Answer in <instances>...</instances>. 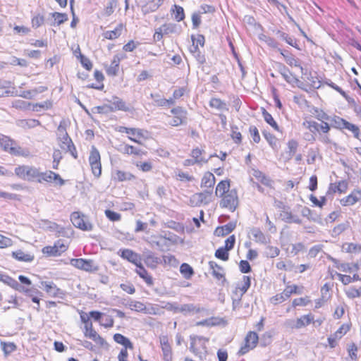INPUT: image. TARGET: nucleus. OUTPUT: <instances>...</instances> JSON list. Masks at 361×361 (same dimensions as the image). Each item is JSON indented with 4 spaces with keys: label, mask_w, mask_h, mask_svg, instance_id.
Returning a JSON list of instances; mask_svg holds the SVG:
<instances>
[{
    "label": "nucleus",
    "mask_w": 361,
    "mask_h": 361,
    "mask_svg": "<svg viewBox=\"0 0 361 361\" xmlns=\"http://www.w3.org/2000/svg\"><path fill=\"white\" fill-rule=\"evenodd\" d=\"M314 112L317 114L316 118L320 120L321 123H318L311 117L305 116L302 124V126L312 133V135L314 136V140L315 136H318L319 140L323 144H331L332 140L329 135L331 126L328 122L324 121L329 118L328 115L322 109L318 108H314Z\"/></svg>",
    "instance_id": "f257e3e1"
},
{
    "label": "nucleus",
    "mask_w": 361,
    "mask_h": 361,
    "mask_svg": "<svg viewBox=\"0 0 361 361\" xmlns=\"http://www.w3.org/2000/svg\"><path fill=\"white\" fill-rule=\"evenodd\" d=\"M81 322L85 324L84 335L85 337L92 339L95 345L99 348L104 347L107 343L93 328L92 322L90 319L88 314L81 311L80 313Z\"/></svg>",
    "instance_id": "f03ea898"
},
{
    "label": "nucleus",
    "mask_w": 361,
    "mask_h": 361,
    "mask_svg": "<svg viewBox=\"0 0 361 361\" xmlns=\"http://www.w3.org/2000/svg\"><path fill=\"white\" fill-rule=\"evenodd\" d=\"M81 322L85 324L84 335L85 337L92 339L95 345L99 348L104 347L107 343L93 328L92 322L90 319L88 314L81 311L80 313Z\"/></svg>",
    "instance_id": "7ed1b4c3"
},
{
    "label": "nucleus",
    "mask_w": 361,
    "mask_h": 361,
    "mask_svg": "<svg viewBox=\"0 0 361 361\" xmlns=\"http://www.w3.org/2000/svg\"><path fill=\"white\" fill-rule=\"evenodd\" d=\"M81 322L85 324L84 335L85 337L92 339L95 345L99 348L104 347L107 343L93 328L92 322L90 319L88 314L81 311L80 313Z\"/></svg>",
    "instance_id": "20e7f679"
},
{
    "label": "nucleus",
    "mask_w": 361,
    "mask_h": 361,
    "mask_svg": "<svg viewBox=\"0 0 361 361\" xmlns=\"http://www.w3.org/2000/svg\"><path fill=\"white\" fill-rule=\"evenodd\" d=\"M81 322L85 324L84 335L85 337L92 339L95 345L99 348L104 347L107 343L93 328L92 322L90 319L88 314L81 311L80 313Z\"/></svg>",
    "instance_id": "39448f33"
},
{
    "label": "nucleus",
    "mask_w": 361,
    "mask_h": 361,
    "mask_svg": "<svg viewBox=\"0 0 361 361\" xmlns=\"http://www.w3.org/2000/svg\"><path fill=\"white\" fill-rule=\"evenodd\" d=\"M116 130L119 133L126 134L129 140L139 145H142L143 142L149 138L148 131L142 128L121 126L117 127Z\"/></svg>",
    "instance_id": "423d86ee"
},
{
    "label": "nucleus",
    "mask_w": 361,
    "mask_h": 361,
    "mask_svg": "<svg viewBox=\"0 0 361 361\" xmlns=\"http://www.w3.org/2000/svg\"><path fill=\"white\" fill-rule=\"evenodd\" d=\"M190 351L201 360L205 358L208 353L207 345L209 341V338L192 335L190 336Z\"/></svg>",
    "instance_id": "0eeeda50"
},
{
    "label": "nucleus",
    "mask_w": 361,
    "mask_h": 361,
    "mask_svg": "<svg viewBox=\"0 0 361 361\" xmlns=\"http://www.w3.org/2000/svg\"><path fill=\"white\" fill-rule=\"evenodd\" d=\"M168 125L171 127H178L186 124L188 121V111L180 106L173 107L170 114H167Z\"/></svg>",
    "instance_id": "6e6552de"
},
{
    "label": "nucleus",
    "mask_w": 361,
    "mask_h": 361,
    "mask_svg": "<svg viewBox=\"0 0 361 361\" xmlns=\"http://www.w3.org/2000/svg\"><path fill=\"white\" fill-rule=\"evenodd\" d=\"M0 147L5 152L14 156H28V152H25L17 142L10 137L0 134Z\"/></svg>",
    "instance_id": "1a4fd4ad"
},
{
    "label": "nucleus",
    "mask_w": 361,
    "mask_h": 361,
    "mask_svg": "<svg viewBox=\"0 0 361 361\" xmlns=\"http://www.w3.org/2000/svg\"><path fill=\"white\" fill-rule=\"evenodd\" d=\"M88 164L95 178H99L102 173L101 154L95 146H92L88 156Z\"/></svg>",
    "instance_id": "9d476101"
},
{
    "label": "nucleus",
    "mask_w": 361,
    "mask_h": 361,
    "mask_svg": "<svg viewBox=\"0 0 361 361\" xmlns=\"http://www.w3.org/2000/svg\"><path fill=\"white\" fill-rule=\"evenodd\" d=\"M58 131L59 133L58 140L59 142L60 147L69 152L74 159H78V154L76 147L74 145L71 138L67 133L66 129L63 127L59 126L58 127Z\"/></svg>",
    "instance_id": "9b49d317"
},
{
    "label": "nucleus",
    "mask_w": 361,
    "mask_h": 361,
    "mask_svg": "<svg viewBox=\"0 0 361 361\" xmlns=\"http://www.w3.org/2000/svg\"><path fill=\"white\" fill-rule=\"evenodd\" d=\"M39 184L42 183H54L56 185L62 186L65 184V180L61 176L51 170L41 171L38 169L36 182Z\"/></svg>",
    "instance_id": "f8f14e48"
},
{
    "label": "nucleus",
    "mask_w": 361,
    "mask_h": 361,
    "mask_svg": "<svg viewBox=\"0 0 361 361\" xmlns=\"http://www.w3.org/2000/svg\"><path fill=\"white\" fill-rule=\"evenodd\" d=\"M252 179L256 180L257 188L259 192L264 193V187L274 190V180L266 173L259 171V169H252Z\"/></svg>",
    "instance_id": "ddd939ff"
},
{
    "label": "nucleus",
    "mask_w": 361,
    "mask_h": 361,
    "mask_svg": "<svg viewBox=\"0 0 361 361\" xmlns=\"http://www.w3.org/2000/svg\"><path fill=\"white\" fill-rule=\"evenodd\" d=\"M38 168L21 164L17 166L14 169L15 175L20 180L28 182H36Z\"/></svg>",
    "instance_id": "4468645a"
},
{
    "label": "nucleus",
    "mask_w": 361,
    "mask_h": 361,
    "mask_svg": "<svg viewBox=\"0 0 361 361\" xmlns=\"http://www.w3.org/2000/svg\"><path fill=\"white\" fill-rule=\"evenodd\" d=\"M259 343V336L253 331H249L243 340V344L238 351L239 356H243L255 349Z\"/></svg>",
    "instance_id": "2eb2a0df"
},
{
    "label": "nucleus",
    "mask_w": 361,
    "mask_h": 361,
    "mask_svg": "<svg viewBox=\"0 0 361 361\" xmlns=\"http://www.w3.org/2000/svg\"><path fill=\"white\" fill-rule=\"evenodd\" d=\"M219 206L233 212L238 206L239 200L237 190L232 189L231 192L220 197Z\"/></svg>",
    "instance_id": "dca6fc26"
},
{
    "label": "nucleus",
    "mask_w": 361,
    "mask_h": 361,
    "mask_svg": "<svg viewBox=\"0 0 361 361\" xmlns=\"http://www.w3.org/2000/svg\"><path fill=\"white\" fill-rule=\"evenodd\" d=\"M324 320V317L314 319V316L312 313H308L297 318L291 328L295 329H300L305 328L310 324L319 326L323 324Z\"/></svg>",
    "instance_id": "f3484780"
},
{
    "label": "nucleus",
    "mask_w": 361,
    "mask_h": 361,
    "mask_svg": "<svg viewBox=\"0 0 361 361\" xmlns=\"http://www.w3.org/2000/svg\"><path fill=\"white\" fill-rule=\"evenodd\" d=\"M53 103L51 100H47L42 103L32 104L23 100H17L13 104V106L23 110L32 109L33 111H39L40 109H49L52 107Z\"/></svg>",
    "instance_id": "a211bd4d"
},
{
    "label": "nucleus",
    "mask_w": 361,
    "mask_h": 361,
    "mask_svg": "<svg viewBox=\"0 0 361 361\" xmlns=\"http://www.w3.org/2000/svg\"><path fill=\"white\" fill-rule=\"evenodd\" d=\"M68 248V244L66 243L63 240H58L54 243V245L44 247L42 252L47 257H58L65 252Z\"/></svg>",
    "instance_id": "6ab92c4d"
},
{
    "label": "nucleus",
    "mask_w": 361,
    "mask_h": 361,
    "mask_svg": "<svg viewBox=\"0 0 361 361\" xmlns=\"http://www.w3.org/2000/svg\"><path fill=\"white\" fill-rule=\"evenodd\" d=\"M71 221L73 226L82 231H92V224L86 220V216L80 212H73L71 214Z\"/></svg>",
    "instance_id": "aec40b11"
},
{
    "label": "nucleus",
    "mask_w": 361,
    "mask_h": 361,
    "mask_svg": "<svg viewBox=\"0 0 361 361\" xmlns=\"http://www.w3.org/2000/svg\"><path fill=\"white\" fill-rule=\"evenodd\" d=\"M251 285V279L248 276H243L242 283L238 284L233 291V301L240 302L243 295L247 291Z\"/></svg>",
    "instance_id": "412c9836"
},
{
    "label": "nucleus",
    "mask_w": 361,
    "mask_h": 361,
    "mask_svg": "<svg viewBox=\"0 0 361 361\" xmlns=\"http://www.w3.org/2000/svg\"><path fill=\"white\" fill-rule=\"evenodd\" d=\"M71 264L74 267L87 272H94L98 270L97 266L95 265L92 259L83 258L72 259Z\"/></svg>",
    "instance_id": "4be33fe9"
},
{
    "label": "nucleus",
    "mask_w": 361,
    "mask_h": 361,
    "mask_svg": "<svg viewBox=\"0 0 361 361\" xmlns=\"http://www.w3.org/2000/svg\"><path fill=\"white\" fill-rule=\"evenodd\" d=\"M361 202V188L353 189L348 195L339 200L342 207H350Z\"/></svg>",
    "instance_id": "5701e85b"
},
{
    "label": "nucleus",
    "mask_w": 361,
    "mask_h": 361,
    "mask_svg": "<svg viewBox=\"0 0 361 361\" xmlns=\"http://www.w3.org/2000/svg\"><path fill=\"white\" fill-rule=\"evenodd\" d=\"M176 25L171 23H165L160 27L155 29L153 35L154 42H160L164 36H168L175 32Z\"/></svg>",
    "instance_id": "b1692460"
},
{
    "label": "nucleus",
    "mask_w": 361,
    "mask_h": 361,
    "mask_svg": "<svg viewBox=\"0 0 361 361\" xmlns=\"http://www.w3.org/2000/svg\"><path fill=\"white\" fill-rule=\"evenodd\" d=\"M0 281L4 284L10 286L13 289L23 292L27 295H30V290L24 287L20 286L18 281L8 274H4L0 271Z\"/></svg>",
    "instance_id": "393cba45"
},
{
    "label": "nucleus",
    "mask_w": 361,
    "mask_h": 361,
    "mask_svg": "<svg viewBox=\"0 0 361 361\" xmlns=\"http://www.w3.org/2000/svg\"><path fill=\"white\" fill-rule=\"evenodd\" d=\"M298 148V142L297 140L292 139L287 142V149L281 152L280 157L284 162L290 161L295 154Z\"/></svg>",
    "instance_id": "a878e982"
},
{
    "label": "nucleus",
    "mask_w": 361,
    "mask_h": 361,
    "mask_svg": "<svg viewBox=\"0 0 361 361\" xmlns=\"http://www.w3.org/2000/svg\"><path fill=\"white\" fill-rule=\"evenodd\" d=\"M126 26L124 23L118 24L114 30H106L102 33L104 39L108 40H116L126 32Z\"/></svg>",
    "instance_id": "bb28decb"
},
{
    "label": "nucleus",
    "mask_w": 361,
    "mask_h": 361,
    "mask_svg": "<svg viewBox=\"0 0 361 361\" xmlns=\"http://www.w3.org/2000/svg\"><path fill=\"white\" fill-rule=\"evenodd\" d=\"M42 285L44 291L52 298H63L64 296V292L61 290L53 282L44 281L42 282Z\"/></svg>",
    "instance_id": "cd10ccee"
},
{
    "label": "nucleus",
    "mask_w": 361,
    "mask_h": 361,
    "mask_svg": "<svg viewBox=\"0 0 361 361\" xmlns=\"http://www.w3.org/2000/svg\"><path fill=\"white\" fill-rule=\"evenodd\" d=\"M123 58L119 54H115L113 56L109 66L106 68V73L109 76L114 77L118 75L120 70L121 61Z\"/></svg>",
    "instance_id": "c85d7f7f"
},
{
    "label": "nucleus",
    "mask_w": 361,
    "mask_h": 361,
    "mask_svg": "<svg viewBox=\"0 0 361 361\" xmlns=\"http://www.w3.org/2000/svg\"><path fill=\"white\" fill-rule=\"evenodd\" d=\"M121 151L125 155L133 157H141L147 154V152L128 143H123L121 145Z\"/></svg>",
    "instance_id": "c756f323"
},
{
    "label": "nucleus",
    "mask_w": 361,
    "mask_h": 361,
    "mask_svg": "<svg viewBox=\"0 0 361 361\" xmlns=\"http://www.w3.org/2000/svg\"><path fill=\"white\" fill-rule=\"evenodd\" d=\"M209 269L212 270V274L214 279L218 281H225V272L224 268L218 264L214 261H209Z\"/></svg>",
    "instance_id": "7c9ffc66"
},
{
    "label": "nucleus",
    "mask_w": 361,
    "mask_h": 361,
    "mask_svg": "<svg viewBox=\"0 0 361 361\" xmlns=\"http://www.w3.org/2000/svg\"><path fill=\"white\" fill-rule=\"evenodd\" d=\"M114 180L116 182L133 181L137 179L135 174L123 170H116L113 175Z\"/></svg>",
    "instance_id": "2f4dec72"
},
{
    "label": "nucleus",
    "mask_w": 361,
    "mask_h": 361,
    "mask_svg": "<svg viewBox=\"0 0 361 361\" xmlns=\"http://www.w3.org/2000/svg\"><path fill=\"white\" fill-rule=\"evenodd\" d=\"M109 102V108L111 111H128L130 110L126 102L118 97H113L112 99Z\"/></svg>",
    "instance_id": "473e14b6"
},
{
    "label": "nucleus",
    "mask_w": 361,
    "mask_h": 361,
    "mask_svg": "<svg viewBox=\"0 0 361 361\" xmlns=\"http://www.w3.org/2000/svg\"><path fill=\"white\" fill-rule=\"evenodd\" d=\"M120 256L123 259L128 260L135 266L141 263V259L138 254L129 249H123L120 250Z\"/></svg>",
    "instance_id": "72a5a7b5"
},
{
    "label": "nucleus",
    "mask_w": 361,
    "mask_h": 361,
    "mask_svg": "<svg viewBox=\"0 0 361 361\" xmlns=\"http://www.w3.org/2000/svg\"><path fill=\"white\" fill-rule=\"evenodd\" d=\"M93 75L95 82L88 85L87 87L97 90H103L104 88V81L105 79L103 73L99 70H95Z\"/></svg>",
    "instance_id": "f704fd0d"
},
{
    "label": "nucleus",
    "mask_w": 361,
    "mask_h": 361,
    "mask_svg": "<svg viewBox=\"0 0 361 361\" xmlns=\"http://www.w3.org/2000/svg\"><path fill=\"white\" fill-rule=\"evenodd\" d=\"M212 195V192L211 191L197 192L192 195V199L196 204H207L211 201Z\"/></svg>",
    "instance_id": "c9c22d12"
},
{
    "label": "nucleus",
    "mask_w": 361,
    "mask_h": 361,
    "mask_svg": "<svg viewBox=\"0 0 361 361\" xmlns=\"http://www.w3.org/2000/svg\"><path fill=\"white\" fill-rule=\"evenodd\" d=\"M192 44L189 48L190 52H197L200 50V47H203L205 43V38L203 35H191Z\"/></svg>",
    "instance_id": "e433bc0d"
},
{
    "label": "nucleus",
    "mask_w": 361,
    "mask_h": 361,
    "mask_svg": "<svg viewBox=\"0 0 361 361\" xmlns=\"http://www.w3.org/2000/svg\"><path fill=\"white\" fill-rule=\"evenodd\" d=\"M236 227V223L234 221L228 222V224L220 226L216 228L214 231V235L218 237H223L228 235L233 231L235 230Z\"/></svg>",
    "instance_id": "4c0bfd02"
},
{
    "label": "nucleus",
    "mask_w": 361,
    "mask_h": 361,
    "mask_svg": "<svg viewBox=\"0 0 361 361\" xmlns=\"http://www.w3.org/2000/svg\"><path fill=\"white\" fill-rule=\"evenodd\" d=\"M135 272L139 275V276L144 280L146 284L149 286H152L154 285L153 278L151 274L147 271V269L143 267L142 263L137 264L136 266Z\"/></svg>",
    "instance_id": "58836bf2"
},
{
    "label": "nucleus",
    "mask_w": 361,
    "mask_h": 361,
    "mask_svg": "<svg viewBox=\"0 0 361 361\" xmlns=\"http://www.w3.org/2000/svg\"><path fill=\"white\" fill-rule=\"evenodd\" d=\"M348 189V183L346 180H341L330 184L329 190L332 193L343 194L347 192Z\"/></svg>",
    "instance_id": "ea45409f"
},
{
    "label": "nucleus",
    "mask_w": 361,
    "mask_h": 361,
    "mask_svg": "<svg viewBox=\"0 0 361 361\" xmlns=\"http://www.w3.org/2000/svg\"><path fill=\"white\" fill-rule=\"evenodd\" d=\"M209 106L212 109H214L219 112L228 111L226 103L218 97H212L209 102Z\"/></svg>",
    "instance_id": "a19ab883"
},
{
    "label": "nucleus",
    "mask_w": 361,
    "mask_h": 361,
    "mask_svg": "<svg viewBox=\"0 0 361 361\" xmlns=\"http://www.w3.org/2000/svg\"><path fill=\"white\" fill-rule=\"evenodd\" d=\"M231 180L229 179H226L221 180L216 185L215 190V194L218 197H221L225 194H227L228 192H231Z\"/></svg>",
    "instance_id": "79ce46f5"
},
{
    "label": "nucleus",
    "mask_w": 361,
    "mask_h": 361,
    "mask_svg": "<svg viewBox=\"0 0 361 361\" xmlns=\"http://www.w3.org/2000/svg\"><path fill=\"white\" fill-rule=\"evenodd\" d=\"M47 90V87L39 86L33 90L21 91L19 96L25 99H32L37 94L44 92Z\"/></svg>",
    "instance_id": "37998d69"
},
{
    "label": "nucleus",
    "mask_w": 361,
    "mask_h": 361,
    "mask_svg": "<svg viewBox=\"0 0 361 361\" xmlns=\"http://www.w3.org/2000/svg\"><path fill=\"white\" fill-rule=\"evenodd\" d=\"M12 257L20 262H30L34 259V255L27 253L21 250L14 251L11 254Z\"/></svg>",
    "instance_id": "c03bdc74"
},
{
    "label": "nucleus",
    "mask_w": 361,
    "mask_h": 361,
    "mask_svg": "<svg viewBox=\"0 0 361 361\" xmlns=\"http://www.w3.org/2000/svg\"><path fill=\"white\" fill-rule=\"evenodd\" d=\"M216 182L215 177L214 174L209 171H207L204 173L203 177L201 180V187L202 188H213Z\"/></svg>",
    "instance_id": "a18cd8bd"
},
{
    "label": "nucleus",
    "mask_w": 361,
    "mask_h": 361,
    "mask_svg": "<svg viewBox=\"0 0 361 361\" xmlns=\"http://www.w3.org/2000/svg\"><path fill=\"white\" fill-rule=\"evenodd\" d=\"M334 276H336L337 279L344 285H348L352 282L361 279L357 273L353 274V276H350V275L342 274L336 272Z\"/></svg>",
    "instance_id": "49530a36"
},
{
    "label": "nucleus",
    "mask_w": 361,
    "mask_h": 361,
    "mask_svg": "<svg viewBox=\"0 0 361 361\" xmlns=\"http://www.w3.org/2000/svg\"><path fill=\"white\" fill-rule=\"evenodd\" d=\"M343 252L349 254H357L361 252V245L353 243H345L341 246Z\"/></svg>",
    "instance_id": "de8ad7c7"
},
{
    "label": "nucleus",
    "mask_w": 361,
    "mask_h": 361,
    "mask_svg": "<svg viewBox=\"0 0 361 361\" xmlns=\"http://www.w3.org/2000/svg\"><path fill=\"white\" fill-rule=\"evenodd\" d=\"M336 268L341 271L353 274L357 273L359 269V267L357 263H342L338 264Z\"/></svg>",
    "instance_id": "09e8293b"
},
{
    "label": "nucleus",
    "mask_w": 361,
    "mask_h": 361,
    "mask_svg": "<svg viewBox=\"0 0 361 361\" xmlns=\"http://www.w3.org/2000/svg\"><path fill=\"white\" fill-rule=\"evenodd\" d=\"M150 97L153 99L154 104L157 106L166 107L171 105V100H169V98L166 99L159 94H151Z\"/></svg>",
    "instance_id": "8fccbe9b"
},
{
    "label": "nucleus",
    "mask_w": 361,
    "mask_h": 361,
    "mask_svg": "<svg viewBox=\"0 0 361 361\" xmlns=\"http://www.w3.org/2000/svg\"><path fill=\"white\" fill-rule=\"evenodd\" d=\"M114 340L116 343L122 345L123 346V348L133 349V345L130 339L121 334H115L114 335Z\"/></svg>",
    "instance_id": "3c124183"
},
{
    "label": "nucleus",
    "mask_w": 361,
    "mask_h": 361,
    "mask_svg": "<svg viewBox=\"0 0 361 361\" xmlns=\"http://www.w3.org/2000/svg\"><path fill=\"white\" fill-rule=\"evenodd\" d=\"M265 140L267 141L270 147L276 151H278L281 147V144L279 140L276 137V136L270 133H263Z\"/></svg>",
    "instance_id": "603ef678"
},
{
    "label": "nucleus",
    "mask_w": 361,
    "mask_h": 361,
    "mask_svg": "<svg viewBox=\"0 0 361 361\" xmlns=\"http://www.w3.org/2000/svg\"><path fill=\"white\" fill-rule=\"evenodd\" d=\"M189 92L187 86L180 87L175 89L173 92L172 97L169 98V100H171V105H173L176 102L183 97L184 95L188 94Z\"/></svg>",
    "instance_id": "864d4df0"
},
{
    "label": "nucleus",
    "mask_w": 361,
    "mask_h": 361,
    "mask_svg": "<svg viewBox=\"0 0 361 361\" xmlns=\"http://www.w3.org/2000/svg\"><path fill=\"white\" fill-rule=\"evenodd\" d=\"M45 18L42 13H36L32 16L30 23L33 29H37L44 24Z\"/></svg>",
    "instance_id": "5fc2aeb1"
},
{
    "label": "nucleus",
    "mask_w": 361,
    "mask_h": 361,
    "mask_svg": "<svg viewBox=\"0 0 361 361\" xmlns=\"http://www.w3.org/2000/svg\"><path fill=\"white\" fill-rule=\"evenodd\" d=\"M262 114L264 121L270 125L275 130L279 131V126L272 116L264 109L262 108Z\"/></svg>",
    "instance_id": "6e6d98bb"
},
{
    "label": "nucleus",
    "mask_w": 361,
    "mask_h": 361,
    "mask_svg": "<svg viewBox=\"0 0 361 361\" xmlns=\"http://www.w3.org/2000/svg\"><path fill=\"white\" fill-rule=\"evenodd\" d=\"M51 16L54 19V25H60L68 20V15L65 13L53 12Z\"/></svg>",
    "instance_id": "4d7b16f0"
},
{
    "label": "nucleus",
    "mask_w": 361,
    "mask_h": 361,
    "mask_svg": "<svg viewBox=\"0 0 361 361\" xmlns=\"http://www.w3.org/2000/svg\"><path fill=\"white\" fill-rule=\"evenodd\" d=\"M203 154L204 150L196 147L192 149L190 156L197 164H201L202 162L207 161V160L204 158Z\"/></svg>",
    "instance_id": "13d9d810"
},
{
    "label": "nucleus",
    "mask_w": 361,
    "mask_h": 361,
    "mask_svg": "<svg viewBox=\"0 0 361 361\" xmlns=\"http://www.w3.org/2000/svg\"><path fill=\"white\" fill-rule=\"evenodd\" d=\"M352 323L350 322L343 324L334 333L336 338L341 339L351 329Z\"/></svg>",
    "instance_id": "bf43d9fd"
},
{
    "label": "nucleus",
    "mask_w": 361,
    "mask_h": 361,
    "mask_svg": "<svg viewBox=\"0 0 361 361\" xmlns=\"http://www.w3.org/2000/svg\"><path fill=\"white\" fill-rule=\"evenodd\" d=\"M305 86L310 90L317 89L321 85V82L317 76L310 75V77H307V80H305Z\"/></svg>",
    "instance_id": "052dcab7"
},
{
    "label": "nucleus",
    "mask_w": 361,
    "mask_h": 361,
    "mask_svg": "<svg viewBox=\"0 0 361 361\" xmlns=\"http://www.w3.org/2000/svg\"><path fill=\"white\" fill-rule=\"evenodd\" d=\"M180 271L186 279H190L194 274L193 269L187 263H183L180 265Z\"/></svg>",
    "instance_id": "680f3d73"
},
{
    "label": "nucleus",
    "mask_w": 361,
    "mask_h": 361,
    "mask_svg": "<svg viewBox=\"0 0 361 361\" xmlns=\"http://www.w3.org/2000/svg\"><path fill=\"white\" fill-rule=\"evenodd\" d=\"M164 307H160L159 305L149 304L145 305V314L157 315L160 314Z\"/></svg>",
    "instance_id": "e2e57ef3"
},
{
    "label": "nucleus",
    "mask_w": 361,
    "mask_h": 361,
    "mask_svg": "<svg viewBox=\"0 0 361 361\" xmlns=\"http://www.w3.org/2000/svg\"><path fill=\"white\" fill-rule=\"evenodd\" d=\"M133 164L141 171L142 172H149L152 169V164L149 161H135L133 162Z\"/></svg>",
    "instance_id": "0e129e2a"
},
{
    "label": "nucleus",
    "mask_w": 361,
    "mask_h": 361,
    "mask_svg": "<svg viewBox=\"0 0 361 361\" xmlns=\"http://www.w3.org/2000/svg\"><path fill=\"white\" fill-rule=\"evenodd\" d=\"M288 299V297L287 296V295L286 294L284 290H283V292H281L280 293H277L275 295L272 296L270 298V302L273 305H276L283 302L284 301L287 300Z\"/></svg>",
    "instance_id": "69168bd1"
},
{
    "label": "nucleus",
    "mask_w": 361,
    "mask_h": 361,
    "mask_svg": "<svg viewBox=\"0 0 361 361\" xmlns=\"http://www.w3.org/2000/svg\"><path fill=\"white\" fill-rule=\"evenodd\" d=\"M229 251L224 247L218 248L214 253V256L222 261H228L229 259Z\"/></svg>",
    "instance_id": "338daca9"
},
{
    "label": "nucleus",
    "mask_w": 361,
    "mask_h": 361,
    "mask_svg": "<svg viewBox=\"0 0 361 361\" xmlns=\"http://www.w3.org/2000/svg\"><path fill=\"white\" fill-rule=\"evenodd\" d=\"M128 307L133 311L143 312V313L145 312V305L140 301H136V300L130 301L128 303Z\"/></svg>",
    "instance_id": "774afa93"
}]
</instances>
